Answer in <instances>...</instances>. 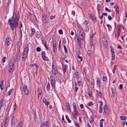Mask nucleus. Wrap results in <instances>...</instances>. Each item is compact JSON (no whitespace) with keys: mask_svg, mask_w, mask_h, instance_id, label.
I'll return each instance as SVG.
<instances>
[{"mask_svg":"<svg viewBox=\"0 0 127 127\" xmlns=\"http://www.w3.org/2000/svg\"><path fill=\"white\" fill-rule=\"evenodd\" d=\"M15 125V117L13 116L11 118V127H13Z\"/></svg>","mask_w":127,"mask_h":127,"instance_id":"obj_13","label":"nucleus"},{"mask_svg":"<svg viewBox=\"0 0 127 127\" xmlns=\"http://www.w3.org/2000/svg\"><path fill=\"white\" fill-rule=\"evenodd\" d=\"M9 122V117L6 116L3 122L1 123V127H7Z\"/></svg>","mask_w":127,"mask_h":127,"instance_id":"obj_4","label":"nucleus"},{"mask_svg":"<svg viewBox=\"0 0 127 127\" xmlns=\"http://www.w3.org/2000/svg\"><path fill=\"white\" fill-rule=\"evenodd\" d=\"M121 32H122V30L121 29V28H119L118 30V37H120V36L121 35Z\"/></svg>","mask_w":127,"mask_h":127,"instance_id":"obj_29","label":"nucleus"},{"mask_svg":"<svg viewBox=\"0 0 127 127\" xmlns=\"http://www.w3.org/2000/svg\"><path fill=\"white\" fill-rule=\"evenodd\" d=\"M107 27L108 28L109 31H111L112 30V26L110 24H107Z\"/></svg>","mask_w":127,"mask_h":127,"instance_id":"obj_42","label":"nucleus"},{"mask_svg":"<svg viewBox=\"0 0 127 127\" xmlns=\"http://www.w3.org/2000/svg\"><path fill=\"white\" fill-rule=\"evenodd\" d=\"M31 33L29 34L30 37H32L34 34H35V29L34 28H31Z\"/></svg>","mask_w":127,"mask_h":127,"instance_id":"obj_15","label":"nucleus"},{"mask_svg":"<svg viewBox=\"0 0 127 127\" xmlns=\"http://www.w3.org/2000/svg\"><path fill=\"white\" fill-rule=\"evenodd\" d=\"M5 59H6V57H4L2 58V62H3V63H4L5 62Z\"/></svg>","mask_w":127,"mask_h":127,"instance_id":"obj_54","label":"nucleus"},{"mask_svg":"<svg viewBox=\"0 0 127 127\" xmlns=\"http://www.w3.org/2000/svg\"><path fill=\"white\" fill-rule=\"evenodd\" d=\"M115 10L116 11V14H119V13H120V7L117 6L116 7Z\"/></svg>","mask_w":127,"mask_h":127,"instance_id":"obj_27","label":"nucleus"},{"mask_svg":"<svg viewBox=\"0 0 127 127\" xmlns=\"http://www.w3.org/2000/svg\"><path fill=\"white\" fill-rule=\"evenodd\" d=\"M36 51H37V52H40V51H41V48L39 47H37Z\"/></svg>","mask_w":127,"mask_h":127,"instance_id":"obj_48","label":"nucleus"},{"mask_svg":"<svg viewBox=\"0 0 127 127\" xmlns=\"http://www.w3.org/2000/svg\"><path fill=\"white\" fill-rule=\"evenodd\" d=\"M64 51L65 52V54H67V53H68V50L67 49L66 46L64 45Z\"/></svg>","mask_w":127,"mask_h":127,"instance_id":"obj_40","label":"nucleus"},{"mask_svg":"<svg viewBox=\"0 0 127 127\" xmlns=\"http://www.w3.org/2000/svg\"><path fill=\"white\" fill-rule=\"evenodd\" d=\"M52 73L55 76H56V75H57L58 73L57 68L54 67V64H52Z\"/></svg>","mask_w":127,"mask_h":127,"instance_id":"obj_10","label":"nucleus"},{"mask_svg":"<svg viewBox=\"0 0 127 127\" xmlns=\"http://www.w3.org/2000/svg\"><path fill=\"white\" fill-rule=\"evenodd\" d=\"M59 34H63V31L62 29H60L59 30Z\"/></svg>","mask_w":127,"mask_h":127,"instance_id":"obj_57","label":"nucleus"},{"mask_svg":"<svg viewBox=\"0 0 127 127\" xmlns=\"http://www.w3.org/2000/svg\"><path fill=\"white\" fill-rule=\"evenodd\" d=\"M31 67H33V66H35V67H36L37 68V69H38V65H37V64H30Z\"/></svg>","mask_w":127,"mask_h":127,"instance_id":"obj_34","label":"nucleus"},{"mask_svg":"<svg viewBox=\"0 0 127 127\" xmlns=\"http://www.w3.org/2000/svg\"><path fill=\"white\" fill-rule=\"evenodd\" d=\"M97 94H99L100 98H102V97H103V94L101 91H98V90H97Z\"/></svg>","mask_w":127,"mask_h":127,"instance_id":"obj_39","label":"nucleus"},{"mask_svg":"<svg viewBox=\"0 0 127 127\" xmlns=\"http://www.w3.org/2000/svg\"><path fill=\"white\" fill-rule=\"evenodd\" d=\"M105 10H106V11H108V12H112V10L109 9L108 7L105 8Z\"/></svg>","mask_w":127,"mask_h":127,"instance_id":"obj_51","label":"nucleus"},{"mask_svg":"<svg viewBox=\"0 0 127 127\" xmlns=\"http://www.w3.org/2000/svg\"><path fill=\"white\" fill-rule=\"evenodd\" d=\"M56 17V16H55V15H54V16H51L50 19H51V20L54 19V18H55Z\"/></svg>","mask_w":127,"mask_h":127,"instance_id":"obj_61","label":"nucleus"},{"mask_svg":"<svg viewBox=\"0 0 127 127\" xmlns=\"http://www.w3.org/2000/svg\"><path fill=\"white\" fill-rule=\"evenodd\" d=\"M42 44L44 45L46 49H47V50H48V45H47V42H46V41L44 40H42Z\"/></svg>","mask_w":127,"mask_h":127,"instance_id":"obj_14","label":"nucleus"},{"mask_svg":"<svg viewBox=\"0 0 127 127\" xmlns=\"http://www.w3.org/2000/svg\"><path fill=\"white\" fill-rule=\"evenodd\" d=\"M36 37L37 38H40L41 37V32H37L36 33Z\"/></svg>","mask_w":127,"mask_h":127,"instance_id":"obj_26","label":"nucleus"},{"mask_svg":"<svg viewBox=\"0 0 127 127\" xmlns=\"http://www.w3.org/2000/svg\"><path fill=\"white\" fill-rule=\"evenodd\" d=\"M46 89H47V91H48V92H49V91H50V83H48Z\"/></svg>","mask_w":127,"mask_h":127,"instance_id":"obj_30","label":"nucleus"},{"mask_svg":"<svg viewBox=\"0 0 127 127\" xmlns=\"http://www.w3.org/2000/svg\"><path fill=\"white\" fill-rule=\"evenodd\" d=\"M77 42L78 43V46H81V45H82V40L78 41Z\"/></svg>","mask_w":127,"mask_h":127,"instance_id":"obj_55","label":"nucleus"},{"mask_svg":"<svg viewBox=\"0 0 127 127\" xmlns=\"http://www.w3.org/2000/svg\"><path fill=\"white\" fill-rule=\"evenodd\" d=\"M104 115L105 116H107L108 115V106H107V105H105L104 107Z\"/></svg>","mask_w":127,"mask_h":127,"instance_id":"obj_16","label":"nucleus"},{"mask_svg":"<svg viewBox=\"0 0 127 127\" xmlns=\"http://www.w3.org/2000/svg\"><path fill=\"white\" fill-rule=\"evenodd\" d=\"M14 60L13 59H10L9 63V66H8V71L9 73H12L13 71H14Z\"/></svg>","mask_w":127,"mask_h":127,"instance_id":"obj_3","label":"nucleus"},{"mask_svg":"<svg viewBox=\"0 0 127 127\" xmlns=\"http://www.w3.org/2000/svg\"><path fill=\"white\" fill-rule=\"evenodd\" d=\"M100 107H99V113L100 114H102V112L103 111V102L100 101Z\"/></svg>","mask_w":127,"mask_h":127,"instance_id":"obj_18","label":"nucleus"},{"mask_svg":"<svg viewBox=\"0 0 127 127\" xmlns=\"http://www.w3.org/2000/svg\"><path fill=\"white\" fill-rule=\"evenodd\" d=\"M18 59H19V57H16V58L15 59V62L18 61Z\"/></svg>","mask_w":127,"mask_h":127,"instance_id":"obj_63","label":"nucleus"},{"mask_svg":"<svg viewBox=\"0 0 127 127\" xmlns=\"http://www.w3.org/2000/svg\"><path fill=\"white\" fill-rule=\"evenodd\" d=\"M28 51H29L28 45H27V46L25 47L24 49V53H25L26 54H28Z\"/></svg>","mask_w":127,"mask_h":127,"instance_id":"obj_25","label":"nucleus"},{"mask_svg":"<svg viewBox=\"0 0 127 127\" xmlns=\"http://www.w3.org/2000/svg\"><path fill=\"white\" fill-rule=\"evenodd\" d=\"M43 101L44 103V104H45V105H46V106H47V107H48V105H49L50 104V102H48L47 99H46V98H43Z\"/></svg>","mask_w":127,"mask_h":127,"instance_id":"obj_20","label":"nucleus"},{"mask_svg":"<svg viewBox=\"0 0 127 127\" xmlns=\"http://www.w3.org/2000/svg\"><path fill=\"white\" fill-rule=\"evenodd\" d=\"M77 33L79 34L80 36V37H78L77 36H75L77 42L82 40L83 38H85V33H84V29H83V28H81L80 29L78 30Z\"/></svg>","mask_w":127,"mask_h":127,"instance_id":"obj_2","label":"nucleus"},{"mask_svg":"<svg viewBox=\"0 0 127 127\" xmlns=\"http://www.w3.org/2000/svg\"><path fill=\"white\" fill-rule=\"evenodd\" d=\"M74 74L76 75V76H78L79 75V71H78L77 70H76L75 71H74Z\"/></svg>","mask_w":127,"mask_h":127,"instance_id":"obj_50","label":"nucleus"},{"mask_svg":"<svg viewBox=\"0 0 127 127\" xmlns=\"http://www.w3.org/2000/svg\"><path fill=\"white\" fill-rule=\"evenodd\" d=\"M101 8V5L100 4H98L97 5V11H100Z\"/></svg>","mask_w":127,"mask_h":127,"instance_id":"obj_43","label":"nucleus"},{"mask_svg":"<svg viewBox=\"0 0 127 127\" xmlns=\"http://www.w3.org/2000/svg\"><path fill=\"white\" fill-rule=\"evenodd\" d=\"M112 60H115V53H112Z\"/></svg>","mask_w":127,"mask_h":127,"instance_id":"obj_46","label":"nucleus"},{"mask_svg":"<svg viewBox=\"0 0 127 127\" xmlns=\"http://www.w3.org/2000/svg\"><path fill=\"white\" fill-rule=\"evenodd\" d=\"M3 80H1L0 81V88L1 91L3 90V87H4V85H3Z\"/></svg>","mask_w":127,"mask_h":127,"instance_id":"obj_21","label":"nucleus"},{"mask_svg":"<svg viewBox=\"0 0 127 127\" xmlns=\"http://www.w3.org/2000/svg\"><path fill=\"white\" fill-rule=\"evenodd\" d=\"M111 53H115V51L114 50V48L111 46Z\"/></svg>","mask_w":127,"mask_h":127,"instance_id":"obj_49","label":"nucleus"},{"mask_svg":"<svg viewBox=\"0 0 127 127\" xmlns=\"http://www.w3.org/2000/svg\"><path fill=\"white\" fill-rule=\"evenodd\" d=\"M105 121V119H101L100 122V127H103V122Z\"/></svg>","mask_w":127,"mask_h":127,"instance_id":"obj_33","label":"nucleus"},{"mask_svg":"<svg viewBox=\"0 0 127 127\" xmlns=\"http://www.w3.org/2000/svg\"><path fill=\"white\" fill-rule=\"evenodd\" d=\"M49 18H48V15H47L46 14H44L42 16V20L45 23H47L49 21Z\"/></svg>","mask_w":127,"mask_h":127,"instance_id":"obj_5","label":"nucleus"},{"mask_svg":"<svg viewBox=\"0 0 127 127\" xmlns=\"http://www.w3.org/2000/svg\"><path fill=\"white\" fill-rule=\"evenodd\" d=\"M123 86H124V85H123L122 84H120V85H119V88H120V90H123Z\"/></svg>","mask_w":127,"mask_h":127,"instance_id":"obj_59","label":"nucleus"},{"mask_svg":"<svg viewBox=\"0 0 127 127\" xmlns=\"http://www.w3.org/2000/svg\"><path fill=\"white\" fill-rule=\"evenodd\" d=\"M65 118L67 120L68 123H69V124H71V121L69 120L68 115H65Z\"/></svg>","mask_w":127,"mask_h":127,"instance_id":"obj_37","label":"nucleus"},{"mask_svg":"<svg viewBox=\"0 0 127 127\" xmlns=\"http://www.w3.org/2000/svg\"><path fill=\"white\" fill-rule=\"evenodd\" d=\"M87 95H88V96H90V97H92V92L88 91Z\"/></svg>","mask_w":127,"mask_h":127,"instance_id":"obj_56","label":"nucleus"},{"mask_svg":"<svg viewBox=\"0 0 127 127\" xmlns=\"http://www.w3.org/2000/svg\"><path fill=\"white\" fill-rule=\"evenodd\" d=\"M108 41H106L103 43V46L105 48H107L108 47Z\"/></svg>","mask_w":127,"mask_h":127,"instance_id":"obj_28","label":"nucleus"},{"mask_svg":"<svg viewBox=\"0 0 127 127\" xmlns=\"http://www.w3.org/2000/svg\"><path fill=\"white\" fill-rule=\"evenodd\" d=\"M53 49L54 50V53L56 54V51H57V48L56 47V39H54L53 40Z\"/></svg>","mask_w":127,"mask_h":127,"instance_id":"obj_7","label":"nucleus"},{"mask_svg":"<svg viewBox=\"0 0 127 127\" xmlns=\"http://www.w3.org/2000/svg\"><path fill=\"white\" fill-rule=\"evenodd\" d=\"M85 78L86 79L88 83H90V77H89V75H85Z\"/></svg>","mask_w":127,"mask_h":127,"instance_id":"obj_31","label":"nucleus"},{"mask_svg":"<svg viewBox=\"0 0 127 127\" xmlns=\"http://www.w3.org/2000/svg\"><path fill=\"white\" fill-rule=\"evenodd\" d=\"M50 79L51 81V85L52 86L53 88L55 89V84H56V80L55 78L53 77V75H51L50 76Z\"/></svg>","mask_w":127,"mask_h":127,"instance_id":"obj_8","label":"nucleus"},{"mask_svg":"<svg viewBox=\"0 0 127 127\" xmlns=\"http://www.w3.org/2000/svg\"><path fill=\"white\" fill-rule=\"evenodd\" d=\"M93 105H94L93 104V102L90 101L89 103L87 104V106H88L89 107H91V106H93Z\"/></svg>","mask_w":127,"mask_h":127,"instance_id":"obj_45","label":"nucleus"},{"mask_svg":"<svg viewBox=\"0 0 127 127\" xmlns=\"http://www.w3.org/2000/svg\"><path fill=\"white\" fill-rule=\"evenodd\" d=\"M5 43L7 46H9L11 44V38L7 36L5 41Z\"/></svg>","mask_w":127,"mask_h":127,"instance_id":"obj_6","label":"nucleus"},{"mask_svg":"<svg viewBox=\"0 0 127 127\" xmlns=\"http://www.w3.org/2000/svg\"><path fill=\"white\" fill-rule=\"evenodd\" d=\"M67 68H68V65L67 64H64V73H66L67 71Z\"/></svg>","mask_w":127,"mask_h":127,"instance_id":"obj_24","label":"nucleus"},{"mask_svg":"<svg viewBox=\"0 0 127 127\" xmlns=\"http://www.w3.org/2000/svg\"><path fill=\"white\" fill-rule=\"evenodd\" d=\"M96 82L97 86H98V87H101V78H97Z\"/></svg>","mask_w":127,"mask_h":127,"instance_id":"obj_22","label":"nucleus"},{"mask_svg":"<svg viewBox=\"0 0 127 127\" xmlns=\"http://www.w3.org/2000/svg\"><path fill=\"white\" fill-rule=\"evenodd\" d=\"M120 118L122 121H125L127 119V117L126 116H120Z\"/></svg>","mask_w":127,"mask_h":127,"instance_id":"obj_44","label":"nucleus"},{"mask_svg":"<svg viewBox=\"0 0 127 127\" xmlns=\"http://www.w3.org/2000/svg\"><path fill=\"white\" fill-rule=\"evenodd\" d=\"M78 114H79V112H78V110L74 109L73 110V112L72 113V116L73 117V119H76L77 118V116H78Z\"/></svg>","mask_w":127,"mask_h":127,"instance_id":"obj_11","label":"nucleus"},{"mask_svg":"<svg viewBox=\"0 0 127 127\" xmlns=\"http://www.w3.org/2000/svg\"><path fill=\"white\" fill-rule=\"evenodd\" d=\"M74 124L76 126V127H79L80 126L79 125V123H78V122L74 121Z\"/></svg>","mask_w":127,"mask_h":127,"instance_id":"obj_53","label":"nucleus"},{"mask_svg":"<svg viewBox=\"0 0 127 127\" xmlns=\"http://www.w3.org/2000/svg\"><path fill=\"white\" fill-rule=\"evenodd\" d=\"M23 92L24 93H25V95H26V96H28L29 91H28V90H27V86L23 85Z\"/></svg>","mask_w":127,"mask_h":127,"instance_id":"obj_12","label":"nucleus"},{"mask_svg":"<svg viewBox=\"0 0 127 127\" xmlns=\"http://www.w3.org/2000/svg\"><path fill=\"white\" fill-rule=\"evenodd\" d=\"M17 127H22V121H20L18 125H17Z\"/></svg>","mask_w":127,"mask_h":127,"instance_id":"obj_35","label":"nucleus"},{"mask_svg":"<svg viewBox=\"0 0 127 127\" xmlns=\"http://www.w3.org/2000/svg\"><path fill=\"white\" fill-rule=\"evenodd\" d=\"M94 37V34H92L90 35V40H93V38Z\"/></svg>","mask_w":127,"mask_h":127,"instance_id":"obj_60","label":"nucleus"},{"mask_svg":"<svg viewBox=\"0 0 127 127\" xmlns=\"http://www.w3.org/2000/svg\"><path fill=\"white\" fill-rule=\"evenodd\" d=\"M44 126H45V123H43L41 125L40 127H44Z\"/></svg>","mask_w":127,"mask_h":127,"instance_id":"obj_64","label":"nucleus"},{"mask_svg":"<svg viewBox=\"0 0 127 127\" xmlns=\"http://www.w3.org/2000/svg\"><path fill=\"white\" fill-rule=\"evenodd\" d=\"M108 18L109 20H112V19H113V18H112V16L111 15H109L108 16Z\"/></svg>","mask_w":127,"mask_h":127,"instance_id":"obj_62","label":"nucleus"},{"mask_svg":"<svg viewBox=\"0 0 127 127\" xmlns=\"http://www.w3.org/2000/svg\"><path fill=\"white\" fill-rule=\"evenodd\" d=\"M121 75L122 77H126L127 76V71L123 70L121 73Z\"/></svg>","mask_w":127,"mask_h":127,"instance_id":"obj_23","label":"nucleus"},{"mask_svg":"<svg viewBox=\"0 0 127 127\" xmlns=\"http://www.w3.org/2000/svg\"><path fill=\"white\" fill-rule=\"evenodd\" d=\"M72 106H73V110H77V106H76V103L75 102H73L72 103Z\"/></svg>","mask_w":127,"mask_h":127,"instance_id":"obj_36","label":"nucleus"},{"mask_svg":"<svg viewBox=\"0 0 127 127\" xmlns=\"http://www.w3.org/2000/svg\"><path fill=\"white\" fill-rule=\"evenodd\" d=\"M78 90H79V88H78V87H75L74 88V92H75V93H77V91H78Z\"/></svg>","mask_w":127,"mask_h":127,"instance_id":"obj_58","label":"nucleus"},{"mask_svg":"<svg viewBox=\"0 0 127 127\" xmlns=\"http://www.w3.org/2000/svg\"><path fill=\"white\" fill-rule=\"evenodd\" d=\"M37 93H38V95H39L40 96V95H41L42 91L41 90V89L38 88L37 90Z\"/></svg>","mask_w":127,"mask_h":127,"instance_id":"obj_32","label":"nucleus"},{"mask_svg":"<svg viewBox=\"0 0 127 127\" xmlns=\"http://www.w3.org/2000/svg\"><path fill=\"white\" fill-rule=\"evenodd\" d=\"M42 58L44 61H49V59L46 57V53L45 51H43L41 53Z\"/></svg>","mask_w":127,"mask_h":127,"instance_id":"obj_9","label":"nucleus"},{"mask_svg":"<svg viewBox=\"0 0 127 127\" xmlns=\"http://www.w3.org/2000/svg\"><path fill=\"white\" fill-rule=\"evenodd\" d=\"M77 57H78V59H80V61H81V62H83V57L80 56L79 55H78V56H77Z\"/></svg>","mask_w":127,"mask_h":127,"instance_id":"obj_52","label":"nucleus"},{"mask_svg":"<svg viewBox=\"0 0 127 127\" xmlns=\"http://www.w3.org/2000/svg\"><path fill=\"white\" fill-rule=\"evenodd\" d=\"M2 106H3V99H1L0 101V107L2 108Z\"/></svg>","mask_w":127,"mask_h":127,"instance_id":"obj_38","label":"nucleus"},{"mask_svg":"<svg viewBox=\"0 0 127 127\" xmlns=\"http://www.w3.org/2000/svg\"><path fill=\"white\" fill-rule=\"evenodd\" d=\"M111 90L112 94L111 95V98H115V96H116V91L113 88H111Z\"/></svg>","mask_w":127,"mask_h":127,"instance_id":"obj_19","label":"nucleus"},{"mask_svg":"<svg viewBox=\"0 0 127 127\" xmlns=\"http://www.w3.org/2000/svg\"><path fill=\"white\" fill-rule=\"evenodd\" d=\"M28 54H27L25 53H24L23 54V56H22V60L24 62H25V61H26V59H27V56H28Z\"/></svg>","mask_w":127,"mask_h":127,"instance_id":"obj_17","label":"nucleus"},{"mask_svg":"<svg viewBox=\"0 0 127 127\" xmlns=\"http://www.w3.org/2000/svg\"><path fill=\"white\" fill-rule=\"evenodd\" d=\"M14 13V12L11 18H10L8 21L10 27L12 31L18 27V22H19V18L20 17L19 11L17 12L15 16Z\"/></svg>","mask_w":127,"mask_h":127,"instance_id":"obj_1","label":"nucleus"},{"mask_svg":"<svg viewBox=\"0 0 127 127\" xmlns=\"http://www.w3.org/2000/svg\"><path fill=\"white\" fill-rule=\"evenodd\" d=\"M13 91V88H11L7 93H8V95L10 96L11 95V92Z\"/></svg>","mask_w":127,"mask_h":127,"instance_id":"obj_41","label":"nucleus"},{"mask_svg":"<svg viewBox=\"0 0 127 127\" xmlns=\"http://www.w3.org/2000/svg\"><path fill=\"white\" fill-rule=\"evenodd\" d=\"M87 53L88 56H90L91 54H92V52H91V51L90 50H88Z\"/></svg>","mask_w":127,"mask_h":127,"instance_id":"obj_47","label":"nucleus"}]
</instances>
